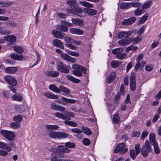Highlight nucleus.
Instances as JSON below:
<instances>
[{
  "instance_id": "obj_1",
  "label": "nucleus",
  "mask_w": 161,
  "mask_h": 161,
  "mask_svg": "<svg viewBox=\"0 0 161 161\" xmlns=\"http://www.w3.org/2000/svg\"><path fill=\"white\" fill-rule=\"evenodd\" d=\"M126 32L122 31L119 32L118 34V37L119 39H122L125 37V39H123L119 41L118 43L121 46H125L130 44L133 41L132 38L126 37Z\"/></svg>"
},
{
  "instance_id": "obj_2",
  "label": "nucleus",
  "mask_w": 161,
  "mask_h": 161,
  "mask_svg": "<svg viewBox=\"0 0 161 161\" xmlns=\"http://www.w3.org/2000/svg\"><path fill=\"white\" fill-rule=\"evenodd\" d=\"M72 68L74 69L73 74L75 76H82V73L84 74H86V69L81 65L74 64L72 66Z\"/></svg>"
},
{
  "instance_id": "obj_3",
  "label": "nucleus",
  "mask_w": 161,
  "mask_h": 161,
  "mask_svg": "<svg viewBox=\"0 0 161 161\" xmlns=\"http://www.w3.org/2000/svg\"><path fill=\"white\" fill-rule=\"evenodd\" d=\"M151 151V147L150 144L148 140L146 141L145 144L141 149V152L142 154L144 157H146L148 155V153Z\"/></svg>"
},
{
  "instance_id": "obj_4",
  "label": "nucleus",
  "mask_w": 161,
  "mask_h": 161,
  "mask_svg": "<svg viewBox=\"0 0 161 161\" xmlns=\"http://www.w3.org/2000/svg\"><path fill=\"white\" fill-rule=\"evenodd\" d=\"M55 115L56 117L63 120H65L67 119H70V118H68L74 116L73 114L72 113L67 111H64L63 114L59 112H57L55 114Z\"/></svg>"
},
{
  "instance_id": "obj_5",
  "label": "nucleus",
  "mask_w": 161,
  "mask_h": 161,
  "mask_svg": "<svg viewBox=\"0 0 161 161\" xmlns=\"http://www.w3.org/2000/svg\"><path fill=\"white\" fill-rule=\"evenodd\" d=\"M1 133L8 141H13L15 139V134L11 131L3 130L1 131Z\"/></svg>"
},
{
  "instance_id": "obj_6",
  "label": "nucleus",
  "mask_w": 161,
  "mask_h": 161,
  "mask_svg": "<svg viewBox=\"0 0 161 161\" xmlns=\"http://www.w3.org/2000/svg\"><path fill=\"white\" fill-rule=\"evenodd\" d=\"M69 69L68 66L62 62L59 63L57 66V70L63 73H68L69 71Z\"/></svg>"
},
{
  "instance_id": "obj_7",
  "label": "nucleus",
  "mask_w": 161,
  "mask_h": 161,
  "mask_svg": "<svg viewBox=\"0 0 161 161\" xmlns=\"http://www.w3.org/2000/svg\"><path fill=\"white\" fill-rule=\"evenodd\" d=\"M128 151V149L125 147L124 143H119L116 146L114 152L115 153L119 152L121 154H124Z\"/></svg>"
},
{
  "instance_id": "obj_8",
  "label": "nucleus",
  "mask_w": 161,
  "mask_h": 161,
  "mask_svg": "<svg viewBox=\"0 0 161 161\" xmlns=\"http://www.w3.org/2000/svg\"><path fill=\"white\" fill-rule=\"evenodd\" d=\"M5 79L8 84L13 86H15L17 84L16 79L11 76H6L5 77Z\"/></svg>"
},
{
  "instance_id": "obj_9",
  "label": "nucleus",
  "mask_w": 161,
  "mask_h": 161,
  "mask_svg": "<svg viewBox=\"0 0 161 161\" xmlns=\"http://www.w3.org/2000/svg\"><path fill=\"white\" fill-rule=\"evenodd\" d=\"M51 108L53 110L61 112H64L65 110V107L54 103H53L51 104Z\"/></svg>"
},
{
  "instance_id": "obj_10",
  "label": "nucleus",
  "mask_w": 161,
  "mask_h": 161,
  "mask_svg": "<svg viewBox=\"0 0 161 161\" xmlns=\"http://www.w3.org/2000/svg\"><path fill=\"white\" fill-rule=\"evenodd\" d=\"M52 34L53 36L59 39H63L65 35L64 33L57 30H53Z\"/></svg>"
},
{
  "instance_id": "obj_11",
  "label": "nucleus",
  "mask_w": 161,
  "mask_h": 161,
  "mask_svg": "<svg viewBox=\"0 0 161 161\" xmlns=\"http://www.w3.org/2000/svg\"><path fill=\"white\" fill-rule=\"evenodd\" d=\"M61 57L65 60L71 62L75 63L76 61V60L75 58L72 57L64 53H61Z\"/></svg>"
},
{
  "instance_id": "obj_12",
  "label": "nucleus",
  "mask_w": 161,
  "mask_h": 161,
  "mask_svg": "<svg viewBox=\"0 0 161 161\" xmlns=\"http://www.w3.org/2000/svg\"><path fill=\"white\" fill-rule=\"evenodd\" d=\"M67 10L69 13L74 14L76 13H81L83 12V10L81 8L77 7L76 6L72 8H67Z\"/></svg>"
},
{
  "instance_id": "obj_13",
  "label": "nucleus",
  "mask_w": 161,
  "mask_h": 161,
  "mask_svg": "<svg viewBox=\"0 0 161 161\" xmlns=\"http://www.w3.org/2000/svg\"><path fill=\"white\" fill-rule=\"evenodd\" d=\"M4 38L5 41H8L10 42L8 43V45L10 44L13 45V43L16 41V39L15 36L12 35H8L4 37Z\"/></svg>"
},
{
  "instance_id": "obj_14",
  "label": "nucleus",
  "mask_w": 161,
  "mask_h": 161,
  "mask_svg": "<svg viewBox=\"0 0 161 161\" xmlns=\"http://www.w3.org/2000/svg\"><path fill=\"white\" fill-rule=\"evenodd\" d=\"M136 18L134 17H131L130 18L124 19L122 21V23L125 25H128L134 23L136 20Z\"/></svg>"
},
{
  "instance_id": "obj_15",
  "label": "nucleus",
  "mask_w": 161,
  "mask_h": 161,
  "mask_svg": "<svg viewBox=\"0 0 161 161\" xmlns=\"http://www.w3.org/2000/svg\"><path fill=\"white\" fill-rule=\"evenodd\" d=\"M53 46L59 47L61 49H64V48L63 43L60 40L58 39H55L53 40Z\"/></svg>"
},
{
  "instance_id": "obj_16",
  "label": "nucleus",
  "mask_w": 161,
  "mask_h": 161,
  "mask_svg": "<svg viewBox=\"0 0 161 161\" xmlns=\"http://www.w3.org/2000/svg\"><path fill=\"white\" fill-rule=\"evenodd\" d=\"M84 10L87 14L91 16L95 15L97 13V11L96 10L88 8H84Z\"/></svg>"
},
{
  "instance_id": "obj_17",
  "label": "nucleus",
  "mask_w": 161,
  "mask_h": 161,
  "mask_svg": "<svg viewBox=\"0 0 161 161\" xmlns=\"http://www.w3.org/2000/svg\"><path fill=\"white\" fill-rule=\"evenodd\" d=\"M45 75L48 76L55 77L58 75L59 73L54 71H47L45 73Z\"/></svg>"
},
{
  "instance_id": "obj_18",
  "label": "nucleus",
  "mask_w": 161,
  "mask_h": 161,
  "mask_svg": "<svg viewBox=\"0 0 161 161\" xmlns=\"http://www.w3.org/2000/svg\"><path fill=\"white\" fill-rule=\"evenodd\" d=\"M10 56L13 59L18 61L21 60L23 59V56L22 55H18L17 54L13 53H12L11 54Z\"/></svg>"
},
{
  "instance_id": "obj_19",
  "label": "nucleus",
  "mask_w": 161,
  "mask_h": 161,
  "mask_svg": "<svg viewBox=\"0 0 161 161\" xmlns=\"http://www.w3.org/2000/svg\"><path fill=\"white\" fill-rule=\"evenodd\" d=\"M14 108L17 112L19 113L24 112L25 110L24 106L22 105H16L15 106Z\"/></svg>"
},
{
  "instance_id": "obj_20",
  "label": "nucleus",
  "mask_w": 161,
  "mask_h": 161,
  "mask_svg": "<svg viewBox=\"0 0 161 161\" xmlns=\"http://www.w3.org/2000/svg\"><path fill=\"white\" fill-rule=\"evenodd\" d=\"M70 31L71 33L74 34H77L81 35L83 34V32L81 29L72 28L70 29Z\"/></svg>"
},
{
  "instance_id": "obj_21",
  "label": "nucleus",
  "mask_w": 161,
  "mask_h": 161,
  "mask_svg": "<svg viewBox=\"0 0 161 161\" xmlns=\"http://www.w3.org/2000/svg\"><path fill=\"white\" fill-rule=\"evenodd\" d=\"M43 95L48 98H51L52 99H57L58 98V95H55L53 94L50 93L49 92H45L44 93Z\"/></svg>"
},
{
  "instance_id": "obj_22",
  "label": "nucleus",
  "mask_w": 161,
  "mask_h": 161,
  "mask_svg": "<svg viewBox=\"0 0 161 161\" xmlns=\"http://www.w3.org/2000/svg\"><path fill=\"white\" fill-rule=\"evenodd\" d=\"M116 76V74L115 72H112L110 75H109L107 78V81L108 83H111L114 80Z\"/></svg>"
},
{
  "instance_id": "obj_23",
  "label": "nucleus",
  "mask_w": 161,
  "mask_h": 161,
  "mask_svg": "<svg viewBox=\"0 0 161 161\" xmlns=\"http://www.w3.org/2000/svg\"><path fill=\"white\" fill-rule=\"evenodd\" d=\"M66 78L68 79H69V80L71 81H72L73 82L76 83H78L80 81V80H79L78 79H77L75 78L73 76H72L70 75H66Z\"/></svg>"
},
{
  "instance_id": "obj_24",
  "label": "nucleus",
  "mask_w": 161,
  "mask_h": 161,
  "mask_svg": "<svg viewBox=\"0 0 161 161\" xmlns=\"http://www.w3.org/2000/svg\"><path fill=\"white\" fill-rule=\"evenodd\" d=\"M0 148L6 150L8 151H10L11 150L10 147H9L8 144L4 142H0Z\"/></svg>"
},
{
  "instance_id": "obj_25",
  "label": "nucleus",
  "mask_w": 161,
  "mask_h": 161,
  "mask_svg": "<svg viewBox=\"0 0 161 161\" xmlns=\"http://www.w3.org/2000/svg\"><path fill=\"white\" fill-rule=\"evenodd\" d=\"M17 71V68L15 67H9L5 69V72L8 73L13 74Z\"/></svg>"
},
{
  "instance_id": "obj_26",
  "label": "nucleus",
  "mask_w": 161,
  "mask_h": 161,
  "mask_svg": "<svg viewBox=\"0 0 161 161\" xmlns=\"http://www.w3.org/2000/svg\"><path fill=\"white\" fill-rule=\"evenodd\" d=\"M67 3L70 6L68 8H74L76 5V0H69L67 2Z\"/></svg>"
},
{
  "instance_id": "obj_27",
  "label": "nucleus",
  "mask_w": 161,
  "mask_h": 161,
  "mask_svg": "<svg viewBox=\"0 0 161 161\" xmlns=\"http://www.w3.org/2000/svg\"><path fill=\"white\" fill-rule=\"evenodd\" d=\"M72 23L74 24L77 25L79 26H83L84 24L83 21L80 19H72Z\"/></svg>"
},
{
  "instance_id": "obj_28",
  "label": "nucleus",
  "mask_w": 161,
  "mask_h": 161,
  "mask_svg": "<svg viewBox=\"0 0 161 161\" xmlns=\"http://www.w3.org/2000/svg\"><path fill=\"white\" fill-rule=\"evenodd\" d=\"M56 28L60 31L64 32H67L68 31V28L63 25H58Z\"/></svg>"
},
{
  "instance_id": "obj_29",
  "label": "nucleus",
  "mask_w": 161,
  "mask_h": 161,
  "mask_svg": "<svg viewBox=\"0 0 161 161\" xmlns=\"http://www.w3.org/2000/svg\"><path fill=\"white\" fill-rule=\"evenodd\" d=\"M58 132H56L51 131L48 134L49 136L53 139H57L58 137Z\"/></svg>"
},
{
  "instance_id": "obj_30",
  "label": "nucleus",
  "mask_w": 161,
  "mask_h": 161,
  "mask_svg": "<svg viewBox=\"0 0 161 161\" xmlns=\"http://www.w3.org/2000/svg\"><path fill=\"white\" fill-rule=\"evenodd\" d=\"M149 140L152 145L157 143L155 142V135L154 133H151L149 135Z\"/></svg>"
},
{
  "instance_id": "obj_31",
  "label": "nucleus",
  "mask_w": 161,
  "mask_h": 161,
  "mask_svg": "<svg viewBox=\"0 0 161 161\" xmlns=\"http://www.w3.org/2000/svg\"><path fill=\"white\" fill-rule=\"evenodd\" d=\"M80 3L82 6L88 8H93V5L90 3L85 1H80Z\"/></svg>"
},
{
  "instance_id": "obj_32",
  "label": "nucleus",
  "mask_w": 161,
  "mask_h": 161,
  "mask_svg": "<svg viewBox=\"0 0 161 161\" xmlns=\"http://www.w3.org/2000/svg\"><path fill=\"white\" fill-rule=\"evenodd\" d=\"M49 88L50 90L54 92L58 93H60V91L59 88L54 85L52 84L50 85Z\"/></svg>"
},
{
  "instance_id": "obj_33",
  "label": "nucleus",
  "mask_w": 161,
  "mask_h": 161,
  "mask_svg": "<svg viewBox=\"0 0 161 161\" xmlns=\"http://www.w3.org/2000/svg\"><path fill=\"white\" fill-rule=\"evenodd\" d=\"M138 49V47L136 46L134 47V45H130L127 47L125 49V51L126 52H128L130 50H132L133 52H135Z\"/></svg>"
},
{
  "instance_id": "obj_34",
  "label": "nucleus",
  "mask_w": 161,
  "mask_h": 161,
  "mask_svg": "<svg viewBox=\"0 0 161 161\" xmlns=\"http://www.w3.org/2000/svg\"><path fill=\"white\" fill-rule=\"evenodd\" d=\"M152 4V2L151 1H147L142 5V9H145L149 8Z\"/></svg>"
},
{
  "instance_id": "obj_35",
  "label": "nucleus",
  "mask_w": 161,
  "mask_h": 161,
  "mask_svg": "<svg viewBox=\"0 0 161 161\" xmlns=\"http://www.w3.org/2000/svg\"><path fill=\"white\" fill-rule=\"evenodd\" d=\"M120 7L122 9H128L130 8V3H122L120 4Z\"/></svg>"
},
{
  "instance_id": "obj_36",
  "label": "nucleus",
  "mask_w": 161,
  "mask_h": 161,
  "mask_svg": "<svg viewBox=\"0 0 161 161\" xmlns=\"http://www.w3.org/2000/svg\"><path fill=\"white\" fill-rule=\"evenodd\" d=\"M123 51V49L121 48H118L114 49L112 51V53L115 54H119L121 53Z\"/></svg>"
},
{
  "instance_id": "obj_37",
  "label": "nucleus",
  "mask_w": 161,
  "mask_h": 161,
  "mask_svg": "<svg viewBox=\"0 0 161 161\" xmlns=\"http://www.w3.org/2000/svg\"><path fill=\"white\" fill-rule=\"evenodd\" d=\"M68 136V135L64 132H58V139H61L65 138L67 137Z\"/></svg>"
},
{
  "instance_id": "obj_38",
  "label": "nucleus",
  "mask_w": 161,
  "mask_h": 161,
  "mask_svg": "<svg viewBox=\"0 0 161 161\" xmlns=\"http://www.w3.org/2000/svg\"><path fill=\"white\" fill-rule=\"evenodd\" d=\"M65 51L67 52L70 55L75 57H78L79 56V53L77 52L74 51L70 50H66Z\"/></svg>"
},
{
  "instance_id": "obj_39",
  "label": "nucleus",
  "mask_w": 161,
  "mask_h": 161,
  "mask_svg": "<svg viewBox=\"0 0 161 161\" xmlns=\"http://www.w3.org/2000/svg\"><path fill=\"white\" fill-rule=\"evenodd\" d=\"M113 121L115 124H119V117L118 114H115L113 116Z\"/></svg>"
},
{
  "instance_id": "obj_40",
  "label": "nucleus",
  "mask_w": 161,
  "mask_h": 161,
  "mask_svg": "<svg viewBox=\"0 0 161 161\" xmlns=\"http://www.w3.org/2000/svg\"><path fill=\"white\" fill-rule=\"evenodd\" d=\"M81 130L83 132L88 135H90L92 134V132L90 130L86 127H82Z\"/></svg>"
},
{
  "instance_id": "obj_41",
  "label": "nucleus",
  "mask_w": 161,
  "mask_h": 161,
  "mask_svg": "<svg viewBox=\"0 0 161 161\" xmlns=\"http://www.w3.org/2000/svg\"><path fill=\"white\" fill-rule=\"evenodd\" d=\"M64 123L66 125L74 127H76L77 125V124L76 123L73 121L68 120L65 121Z\"/></svg>"
},
{
  "instance_id": "obj_42",
  "label": "nucleus",
  "mask_w": 161,
  "mask_h": 161,
  "mask_svg": "<svg viewBox=\"0 0 161 161\" xmlns=\"http://www.w3.org/2000/svg\"><path fill=\"white\" fill-rule=\"evenodd\" d=\"M59 89L60 91L66 93H69L70 92V90L69 89L63 86H60Z\"/></svg>"
},
{
  "instance_id": "obj_43",
  "label": "nucleus",
  "mask_w": 161,
  "mask_h": 161,
  "mask_svg": "<svg viewBox=\"0 0 161 161\" xmlns=\"http://www.w3.org/2000/svg\"><path fill=\"white\" fill-rule=\"evenodd\" d=\"M144 11L141 9L140 8H137L134 11V14L136 16H139L143 14Z\"/></svg>"
},
{
  "instance_id": "obj_44",
  "label": "nucleus",
  "mask_w": 161,
  "mask_h": 161,
  "mask_svg": "<svg viewBox=\"0 0 161 161\" xmlns=\"http://www.w3.org/2000/svg\"><path fill=\"white\" fill-rule=\"evenodd\" d=\"M13 99L16 101H21L22 99V97L18 94H15L13 96Z\"/></svg>"
},
{
  "instance_id": "obj_45",
  "label": "nucleus",
  "mask_w": 161,
  "mask_h": 161,
  "mask_svg": "<svg viewBox=\"0 0 161 161\" xmlns=\"http://www.w3.org/2000/svg\"><path fill=\"white\" fill-rule=\"evenodd\" d=\"M148 18V14H145L139 20V23L140 24H143L145 22L147 19Z\"/></svg>"
},
{
  "instance_id": "obj_46",
  "label": "nucleus",
  "mask_w": 161,
  "mask_h": 161,
  "mask_svg": "<svg viewBox=\"0 0 161 161\" xmlns=\"http://www.w3.org/2000/svg\"><path fill=\"white\" fill-rule=\"evenodd\" d=\"M61 99L65 102L69 103H73L75 102V100L68 99L64 97H62Z\"/></svg>"
},
{
  "instance_id": "obj_47",
  "label": "nucleus",
  "mask_w": 161,
  "mask_h": 161,
  "mask_svg": "<svg viewBox=\"0 0 161 161\" xmlns=\"http://www.w3.org/2000/svg\"><path fill=\"white\" fill-rule=\"evenodd\" d=\"M130 8L131 7H137L139 8L141 6V4L139 2H131L130 3Z\"/></svg>"
},
{
  "instance_id": "obj_48",
  "label": "nucleus",
  "mask_w": 161,
  "mask_h": 161,
  "mask_svg": "<svg viewBox=\"0 0 161 161\" xmlns=\"http://www.w3.org/2000/svg\"><path fill=\"white\" fill-rule=\"evenodd\" d=\"M22 119V117L20 115L15 116L14 117L13 120L15 122L19 123L21 121Z\"/></svg>"
},
{
  "instance_id": "obj_49",
  "label": "nucleus",
  "mask_w": 161,
  "mask_h": 161,
  "mask_svg": "<svg viewBox=\"0 0 161 161\" xmlns=\"http://www.w3.org/2000/svg\"><path fill=\"white\" fill-rule=\"evenodd\" d=\"M46 127L47 129L49 130L58 129L59 127L57 125H46Z\"/></svg>"
},
{
  "instance_id": "obj_50",
  "label": "nucleus",
  "mask_w": 161,
  "mask_h": 161,
  "mask_svg": "<svg viewBox=\"0 0 161 161\" xmlns=\"http://www.w3.org/2000/svg\"><path fill=\"white\" fill-rule=\"evenodd\" d=\"M14 49L16 52L21 53L23 52V48L19 46H16L14 47Z\"/></svg>"
},
{
  "instance_id": "obj_51",
  "label": "nucleus",
  "mask_w": 161,
  "mask_h": 161,
  "mask_svg": "<svg viewBox=\"0 0 161 161\" xmlns=\"http://www.w3.org/2000/svg\"><path fill=\"white\" fill-rule=\"evenodd\" d=\"M140 146V145L139 144H137L135 145V149L136 155H137L141 151Z\"/></svg>"
},
{
  "instance_id": "obj_52",
  "label": "nucleus",
  "mask_w": 161,
  "mask_h": 161,
  "mask_svg": "<svg viewBox=\"0 0 161 161\" xmlns=\"http://www.w3.org/2000/svg\"><path fill=\"white\" fill-rule=\"evenodd\" d=\"M127 54L125 53H120L119 54H118L116 55V57L117 58L119 59L120 60H122L125 58Z\"/></svg>"
},
{
  "instance_id": "obj_53",
  "label": "nucleus",
  "mask_w": 161,
  "mask_h": 161,
  "mask_svg": "<svg viewBox=\"0 0 161 161\" xmlns=\"http://www.w3.org/2000/svg\"><path fill=\"white\" fill-rule=\"evenodd\" d=\"M130 155L131 157L133 160L136 158V156H137L134 149L130 150Z\"/></svg>"
},
{
  "instance_id": "obj_54",
  "label": "nucleus",
  "mask_w": 161,
  "mask_h": 161,
  "mask_svg": "<svg viewBox=\"0 0 161 161\" xmlns=\"http://www.w3.org/2000/svg\"><path fill=\"white\" fill-rule=\"evenodd\" d=\"M10 126L11 127L16 129H18L19 127V124L16 122H12L11 123Z\"/></svg>"
},
{
  "instance_id": "obj_55",
  "label": "nucleus",
  "mask_w": 161,
  "mask_h": 161,
  "mask_svg": "<svg viewBox=\"0 0 161 161\" xmlns=\"http://www.w3.org/2000/svg\"><path fill=\"white\" fill-rule=\"evenodd\" d=\"M154 146L155 153L156 154H158L160 152V150L158 145V143L153 145Z\"/></svg>"
},
{
  "instance_id": "obj_56",
  "label": "nucleus",
  "mask_w": 161,
  "mask_h": 161,
  "mask_svg": "<svg viewBox=\"0 0 161 161\" xmlns=\"http://www.w3.org/2000/svg\"><path fill=\"white\" fill-rule=\"evenodd\" d=\"M65 146L69 148H73L75 147V144L74 143H71L70 142H68L66 143L65 144Z\"/></svg>"
},
{
  "instance_id": "obj_57",
  "label": "nucleus",
  "mask_w": 161,
  "mask_h": 161,
  "mask_svg": "<svg viewBox=\"0 0 161 161\" xmlns=\"http://www.w3.org/2000/svg\"><path fill=\"white\" fill-rule=\"evenodd\" d=\"M130 83L136 82V75L134 73H132L130 77Z\"/></svg>"
},
{
  "instance_id": "obj_58",
  "label": "nucleus",
  "mask_w": 161,
  "mask_h": 161,
  "mask_svg": "<svg viewBox=\"0 0 161 161\" xmlns=\"http://www.w3.org/2000/svg\"><path fill=\"white\" fill-rule=\"evenodd\" d=\"M12 4V3L11 1L6 2H3L2 7H8Z\"/></svg>"
},
{
  "instance_id": "obj_59",
  "label": "nucleus",
  "mask_w": 161,
  "mask_h": 161,
  "mask_svg": "<svg viewBox=\"0 0 161 161\" xmlns=\"http://www.w3.org/2000/svg\"><path fill=\"white\" fill-rule=\"evenodd\" d=\"M130 86L131 90L135 91L136 89V82L130 83Z\"/></svg>"
},
{
  "instance_id": "obj_60",
  "label": "nucleus",
  "mask_w": 161,
  "mask_h": 161,
  "mask_svg": "<svg viewBox=\"0 0 161 161\" xmlns=\"http://www.w3.org/2000/svg\"><path fill=\"white\" fill-rule=\"evenodd\" d=\"M66 46L67 47L73 50H76L77 48L76 46L71 44H67Z\"/></svg>"
},
{
  "instance_id": "obj_61",
  "label": "nucleus",
  "mask_w": 161,
  "mask_h": 161,
  "mask_svg": "<svg viewBox=\"0 0 161 161\" xmlns=\"http://www.w3.org/2000/svg\"><path fill=\"white\" fill-rule=\"evenodd\" d=\"M64 39L65 41L68 43H73V42L74 39L70 37H64Z\"/></svg>"
},
{
  "instance_id": "obj_62",
  "label": "nucleus",
  "mask_w": 161,
  "mask_h": 161,
  "mask_svg": "<svg viewBox=\"0 0 161 161\" xmlns=\"http://www.w3.org/2000/svg\"><path fill=\"white\" fill-rule=\"evenodd\" d=\"M111 65L113 68H115L117 67L119 65V64L118 62L114 61L112 62Z\"/></svg>"
},
{
  "instance_id": "obj_63",
  "label": "nucleus",
  "mask_w": 161,
  "mask_h": 161,
  "mask_svg": "<svg viewBox=\"0 0 161 161\" xmlns=\"http://www.w3.org/2000/svg\"><path fill=\"white\" fill-rule=\"evenodd\" d=\"M148 133L147 131H143L142 134L141 136V138L142 140H143L147 136Z\"/></svg>"
},
{
  "instance_id": "obj_64",
  "label": "nucleus",
  "mask_w": 161,
  "mask_h": 161,
  "mask_svg": "<svg viewBox=\"0 0 161 161\" xmlns=\"http://www.w3.org/2000/svg\"><path fill=\"white\" fill-rule=\"evenodd\" d=\"M83 144L85 145H89L90 143V140L88 138H84L83 140Z\"/></svg>"
}]
</instances>
